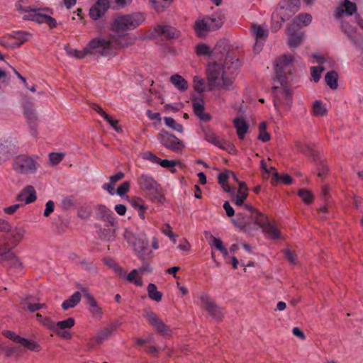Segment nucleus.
<instances>
[{"instance_id": "nucleus-23", "label": "nucleus", "mask_w": 363, "mask_h": 363, "mask_svg": "<svg viewBox=\"0 0 363 363\" xmlns=\"http://www.w3.org/2000/svg\"><path fill=\"white\" fill-rule=\"evenodd\" d=\"M250 32L255 40L265 41L269 34L267 24H252Z\"/></svg>"}, {"instance_id": "nucleus-41", "label": "nucleus", "mask_w": 363, "mask_h": 363, "mask_svg": "<svg viewBox=\"0 0 363 363\" xmlns=\"http://www.w3.org/2000/svg\"><path fill=\"white\" fill-rule=\"evenodd\" d=\"M23 303L26 306L27 309L30 312H35L47 308L45 303H32L30 300V298H26L23 301Z\"/></svg>"}, {"instance_id": "nucleus-64", "label": "nucleus", "mask_w": 363, "mask_h": 363, "mask_svg": "<svg viewBox=\"0 0 363 363\" xmlns=\"http://www.w3.org/2000/svg\"><path fill=\"white\" fill-rule=\"evenodd\" d=\"M7 260L10 262L11 266L13 267L19 268L22 267V262L13 253L12 257H10V259Z\"/></svg>"}, {"instance_id": "nucleus-33", "label": "nucleus", "mask_w": 363, "mask_h": 363, "mask_svg": "<svg viewBox=\"0 0 363 363\" xmlns=\"http://www.w3.org/2000/svg\"><path fill=\"white\" fill-rule=\"evenodd\" d=\"M204 138L208 143L218 147L220 149H226L225 141L219 139L212 130H206L204 133Z\"/></svg>"}, {"instance_id": "nucleus-56", "label": "nucleus", "mask_w": 363, "mask_h": 363, "mask_svg": "<svg viewBox=\"0 0 363 363\" xmlns=\"http://www.w3.org/2000/svg\"><path fill=\"white\" fill-rule=\"evenodd\" d=\"M274 177L277 181H280L284 184H290L292 182V178L289 174L279 175L278 173H275Z\"/></svg>"}, {"instance_id": "nucleus-16", "label": "nucleus", "mask_w": 363, "mask_h": 363, "mask_svg": "<svg viewBox=\"0 0 363 363\" xmlns=\"http://www.w3.org/2000/svg\"><path fill=\"white\" fill-rule=\"evenodd\" d=\"M110 6L109 0H98L89 10L91 19L96 21L104 15Z\"/></svg>"}, {"instance_id": "nucleus-4", "label": "nucleus", "mask_w": 363, "mask_h": 363, "mask_svg": "<svg viewBox=\"0 0 363 363\" xmlns=\"http://www.w3.org/2000/svg\"><path fill=\"white\" fill-rule=\"evenodd\" d=\"M16 9L23 13L24 21L35 23H56L52 18V11L48 8H38L28 5L26 0H21L16 4Z\"/></svg>"}, {"instance_id": "nucleus-21", "label": "nucleus", "mask_w": 363, "mask_h": 363, "mask_svg": "<svg viewBox=\"0 0 363 363\" xmlns=\"http://www.w3.org/2000/svg\"><path fill=\"white\" fill-rule=\"evenodd\" d=\"M96 215L98 218L108 221L111 225H114L116 223L113 211L104 205H99L96 207Z\"/></svg>"}, {"instance_id": "nucleus-52", "label": "nucleus", "mask_w": 363, "mask_h": 363, "mask_svg": "<svg viewBox=\"0 0 363 363\" xmlns=\"http://www.w3.org/2000/svg\"><path fill=\"white\" fill-rule=\"evenodd\" d=\"M298 196L306 204L311 203L313 200V196L312 194L306 189H301L298 191Z\"/></svg>"}, {"instance_id": "nucleus-54", "label": "nucleus", "mask_w": 363, "mask_h": 363, "mask_svg": "<svg viewBox=\"0 0 363 363\" xmlns=\"http://www.w3.org/2000/svg\"><path fill=\"white\" fill-rule=\"evenodd\" d=\"M170 225L167 223H166L162 228L161 231L163 234L167 235L171 241L175 244L177 242V235H174L171 230H170Z\"/></svg>"}, {"instance_id": "nucleus-12", "label": "nucleus", "mask_w": 363, "mask_h": 363, "mask_svg": "<svg viewBox=\"0 0 363 363\" xmlns=\"http://www.w3.org/2000/svg\"><path fill=\"white\" fill-rule=\"evenodd\" d=\"M157 139L163 146L176 152L182 151L184 147L182 140L164 130L159 133Z\"/></svg>"}, {"instance_id": "nucleus-19", "label": "nucleus", "mask_w": 363, "mask_h": 363, "mask_svg": "<svg viewBox=\"0 0 363 363\" xmlns=\"http://www.w3.org/2000/svg\"><path fill=\"white\" fill-rule=\"evenodd\" d=\"M9 232L10 236L9 238H5V240H7L13 247H16L21 242L26 233L25 228L21 226L11 227V230Z\"/></svg>"}, {"instance_id": "nucleus-42", "label": "nucleus", "mask_w": 363, "mask_h": 363, "mask_svg": "<svg viewBox=\"0 0 363 363\" xmlns=\"http://www.w3.org/2000/svg\"><path fill=\"white\" fill-rule=\"evenodd\" d=\"M164 122L167 127L179 133H182L184 130L182 124L177 123L176 121L172 117H164Z\"/></svg>"}, {"instance_id": "nucleus-61", "label": "nucleus", "mask_w": 363, "mask_h": 363, "mask_svg": "<svg viewBox=\"0 0 363 363\" xmlns=\"http://www.w3.org/2000/svg\"><path fill=\"white\" fill-rule=\"evenodd\" d=\"M55 203L52 201L50 200L45 203V208L43 215L45 217L49 216L54 211Z\"/></svg>"}, {"instance_id": "nucleus-53", "label": "nucleus", "mask_w": 363, "mask_h": 363, "mask_svg": "<svg viewBox=\"0 0 363 363\" xmlns=\"http://www.w3.org/2000/svg\"><path fill=\"white\" fill-rule=\"evenodd\" d=\"M194 90L198 93H202L205 90V84L203 79L199 76L194 77Z\"/></svg>"}, {"instance_id": "nucleus-31", "label": "nucleus", "mask_w": 363, "mask_h": 363, "mask_svg": "<svg viewBox=\"0 0 363 363\" xmlns=\"http://www.w3.org/2000/svg\"><path fill=\"white\" fill-rule=\"evenodd\" d=\"M233 124L237 130L238 138L243 139L248 130V125L246 121L242 118L238 117L233 120Z\"/></svg>"}, {"instance_id": "nucleus-29", "label": "nucleus", "mask_w": 363, "mask_h": 363, "mask_svg": "<svg viewBox=\"0 0 363 363\" xmlns=\"http://www.w3.org/2000/svg\"><path fill=\"white\" fill-rule=\"evenodd\" d=\"M139 185L145 190L154 191L157 189V182L153 177L149 174H142L139 178Z\"/></svg>"}, {"instance_id": "nucleus-2", "label": "nucleus", "mask_w": 363, "mask_h": 363, "mask_svg": "<svg viewBox=\"0 0 363 363\" xmlns=\"http://www.w3.org/2000/svg\"><path fill=\"white\" fill-rule=\"evenodd\" d=\"M109 25L110 33L107 38L101 36L91 40L82 50L65 46L67 54L76 59H82L87 55L107 57L114 54L118 48L131 43L128 30L130 28H135V24Z\"/></svg>"}, {"instance_id": "nucleus-40", "label": "nucleus", "mask_w": 363, "mask_h": 363, "mask_svg": "<svg viewBox=\"0 0 363 363\" xmlns=\"http://www.w3.org/2000/svg\"><path fill=\"white\" fill-rule=\"evenodd\" d=\"M19 344L33 352H38L40 348V345L36 342L23 337H21Z\"/></svg>"}, {"instance_id": "nucleus-17", "label": "nucleus", "mask_w": 363, "mask_h": 363, "mask_svg": "<svg viewBox=\"0 0 363 363\" xmlns=\"http://www.w3.org/2000/svg\"><path fill=\"white\" fill-rule=\"evenodd\" d=\"M357 11L356 4L349 0H344L340 7L335 10V16L337 20H341L345 16H350Z\"/></svg>"}, {"instance_id": "nucleus-46", "label": "nucleus", "mask_w": 363, "mask_h": 363, "mask_svg": "<svg viewBox=\"0 0 363 363\" xmlns=\"http://www.w3.org/2000/svg\"><path fill=\"white\" fill-rule=\"evenodd\" d=\"M209 21H211V23H222L223 21H225V18L223 15L214 13L211 17H206V18H203L201 21H196L195 23H208Z\"/></svg>"}, {"instance_id": "nucleus-34", "label": "nucleus", "mask_w": 363, "mask_h": 363, "mask_svg": "<svg viewBox=\"0 0 363 363\" xmlns=\"http://www.w3.org/2000/svg\"><path fill=\"white\" fill-rule=\"evenodd\" d=\"M75 320L73 318H68L66 320L58 321L57 323L54 322V328L52 330L54 332L67 330L74 325Z\"/></svg>"}, {"instance_id": "nucleus-18", "label": "nucleus", "mask_w": 363, "mask_h": 363, "mask_svg": "<svg viewBox=\"0 0 363 363\" xmlns=\"http://www.w3.org/2000/svg\"><path fill=\"white\" fill-rule=\"evenodd\" d=\"M17 145L15 140H0V160L7 159L15 153Z\"/></svg>"}, {"instance_id": "nucleus-62", "label": "nucleus", "mask_w": 363, "mask_h": 363, "mask_svg": "<svg viewBox=\"0 0 363 363\" xmlns=\"http://www.w3.org/2000/svg\"><path fill=\"white\" fill-rule=\"evenodd\" d=\"M3 335L6 337L7 338L19 343L20 340L21 339V337L16 335L13 332L10 330H5L3 332Z\"/></svg>"}, {"instance_id": "nucleus-49", "label": "nucleus", "mask_w": 363, "mask_h": 363, "mask_svg": "<svg viewBox=\"0 0 363 363\" xmlns=\"http://www.w3.org/2000/svg\"><path fill=\"white\" fill-rule=\"evenodd\" d=\"M325 69V67L321 66H313L311 68L312 80L315 82H318L321 77L322 72Z\"/></svg>"}, {"instance_id": "nucleus-15", "label": "nucleus", "mask_w": 363, "mask_h": 363, "mask_svg": "<svg viewBox=\"0 0 363 363\" xmlns=\"http://www.w3.org/2000/svg\"><path fill=\"white\" fill-rule=\"evenodd\" d=\"M116 330L115 325H110L108 327L101 330L93 339H91L87 342L89 348H93L96 345L102 344L104 341L108 340Z\"/></svg>"}, {"instance_id": "nucleus-5", "label": "nucleus", "mask_w": 363, "mask_h": 363, "mask_svg": "<svg viewBox=\"0 0 363 363\" xmlns=\"http://www.w3.org/2000/svg\"><path fill=\"white\" fill-rule=\"evenodd\" d=\"M124 238L127 242L133 246L140 259H143L152 254V251L149 249L147 238L145 233H140L136 235L129 230H125Z\"/></svg>"}, {"instance_id": "nucleus-50", "label": "nucleus", "mask_w": 363, "mask_h": 363, "mask_svg": "<svg viewBox=\"0 0 363 363\" xmlns=\"http://www.w3.org/2000/svg\"><path fill=\"white\" fill-rule=\"evenodd\" d=\"M312 16L309 13H300L292 18L291 23H311Z\"/></svg>"}, {"instance_id": "nucleus-35", "label": "nucleus", "mask_w": 363, "mask_h": 363, "mask_svg": "<svg viewBox=\"0 0 363 363\" xmlns=\"http://www.w3.org/2000/svg\"><path fill=\"white\" fill-rule=\"evenodd\" d=\"M338 74L336 71L328 72L325 76V82L331 89H336L338 86Z\"/></svg>"}, {"instance_id": "nucleus-38", "label": "nucleus", "mask_w": 363, "mask_h": 363, "mask_svg": "<svg viewBox=\"0 0 363 363\" xmlns=\"http://www.w3.org/2000/svg\"><path fill=\"white\" fill-rule=\"evenodd\" d=\"M147 290L150 298L157 302H159L162 300V294L157 290V288L155 284H149Z\"/></svg>"}, {"instance_id": "nucleus-1", "label": "nucleus", "mask_w": 363, "mask_h": 363, "mask_svg": "<svg viewBox=\"0 0 363 363\" xmlns=\"http://www.w3.org/2000/svg\"><path fill=\"white\" fill-rule=\"evenodd\" d=\"M195 52L199 57L213 55L220 62L209 63L207 67V75L209 84L213 87L230 90L240 67L238 59L229 53L226 43L220 42L213 50L203 43L196 46Z\"/></svg>"}, {"instance_id": "nucleus-51", "label": "nucleus", "mask_w": 363, "mask_h": 363, "mask_svg": "<svg viewBox=\"0 0 363 363\" xmlns=\"http://www.w3.org/2000/svg\"><path fill=\"white\" fill-rule=\"evenodd\" d=\"M30 36V33L22 30H18L13 33V38L18 40L20 44L28 40Z\"/></svg>"}, {"instance_id": "nucleus-43", "label": "nucleus", "mask_w": 363, "mask_h": 363, "mask_svg": "<svg viewBox=\"0 0 363 363\" xmlns=\"http://www.w3.org/2000/svg\"><path fill=\"white\" fill-rule=\"evenodd\" d=\"M139 274H140L138 273V270L135 269L132 270L125 277V278L128 281L134 283L135 285L140 286L143 285V281L140 277H139Z\"/></svg>"}, {"instance_id": "nucleus-48", "label": "nucleus", "mask_w": 363, "mask_h": 363, "mask_svg": "<svg viewBox=\"0 0 363 363\" xmlns=\"http://www.w3.org/2000/svg\"><path fill=\"white\" fill-rule=\"evenodd\" d=\"M295 148L297 151L301 152L306 155H308L311 152L312 149L308 144H304L299 140L295 142Z\"/></svg>"}, {"instance_id": "nucleus-9", "label": "nucleus", "mask_w": 363, "mask_h": 363, "mask_svg": "<svg viewBox=\"0 0 363 363\" xmlns=\"http://www.w3.org/2000/svg\"><path fill=\"white\" fill-rule=\"evenodd\" d=\"M286 32L288 37V45L290 48H296L303 42L305 31L301 24H289Z\"/></svg>"}, {"instance_id": "nucleus-44", "label": "nucleus", "mask_w": 363, "mask_h": 363, "mask_svg": "<svg viewBox=\"0 0 363 363\" xmlns=\"http://www.w3.org/2000/svg\"><path fill=\"white\" fill-rule=\"evenodd\" d=\"M37 320L50 330H52L54 328V321H52L49 317L43 316L40 313L35 315Z\"/></svg>"}, {"instance_id": "nucleus-37", "label": "nucleus", "mask_w": 363, "mask_h": 363, "mask_svg": "<svg viewBox=\"0 0 363 363\" xmlns=\"http://www.w3.org/2000/svg\"><path fill=\"white\" fill-rule=\"evenodd\" d=\"M12 248L13 247L9 243V242L0 244V259L6 260L12 257Z\"/></svg>"}, {"instance_id": "nucleus-63", "label": "nucleus", "mask_w": 363, "mask_h": 363, "mask_svg": "<svg viewBox=\"0 0 363 363\" xmlns=\"http://www.w3.org/2000/svg\"><path fill=\"white\" fill-rule=\"evenodd\" d=\"M4 351L7 356H19L21 354L20 349L17 347H7L4 349Z\"/></svg>"}, {"instance_id": "nucleus-55", "label": "nucleus", "mask_w": 363, "mask_h": 363, "mask_svg": "<svg viewBox=\"0 0 363 363\" xmlns=\"http://www.w3.org/2000/svg\"><path fill=\"white\" fill-rule=\"evenodd\" d=\"M65 157V154L62 152H51L49 155V159L52 164H57L60 161L62 160V159Z\"/></svg>"}, {"instance_id": "nucleus-14", "label": "nucleus", "mask_w": 363, "mask_h": 363, "mask_svg": "<svg viewBox=\"0 0 363 363\" xmlns=\"http://www.w3.org/2000/svg\"><path fill=\"white\" fill-rule=\"evenodd\" d=\"M145 317L150 324H151L157 332L163 335H169L171 330L168 326L159 318V316L151 311L145 312Z\"/></svg>"}, {"instance_id": "nucleus-6", "label": "nucleus", "mask_w": 363, "mask_h": 363, "mask_svg": "<svg viewBox=\"0 0 363 363\" xmlns=\"http://www.w3.org/2000/svg\"><path fill=\"white\" fill-rule=\"evenodd\" d=\"M235 205L243 207L246 212L238 213L237 218L233 220L235 225L240 228H247L251 223V220L255 218V213H259L257 211L252 205L245 203V199H240L235 196H231Z\"/></svg>"}, {"instance_id": "nucleus-13", "label": "nucleus", "mask_w": 363, "mask_h": 363, "mask_svg": "<svg viewBox=\"0 0 363 363\" xmlns=\"http://www.w3.org/2000/svg\"><path fill=\"white\" fill-rule=\"evenodd\" d=\"M199 298L201 306L206 308L213 318L218 320L222 318L223 312L220 308L213 302L208 294H202Z\"/></svg>"}, {"instance_id": "nucleus-3", "label": "nucleus", "mask_w": 363, "mask_h": 363, "mask_svg": "<svg viewBox=\"0 0 363 363\" xmlns=\"http://www.w3.org/2000/svg\"><path fill=\"white\" fill-rule=\"evenodd\" d=\"M299 60L300 57L298 55H284L275 61V77L274 78L272 91L274 106L279 116H281L280 106L283 105L289 108L293 102L291 91L288 85L286 77L283 74V70L289 65Z\"/></svg>"}, {"instance_id": "nucleus-8", "label": "nucleus", "mask_w": 363, "mask_h": 363, "mask_svg": "<svg viewBox=\"0 0 363 363\" xmlns=\"http://www.w3.org/2000/svg\"><path fill=\"white\" fill-rule=\"evenodd\" d=\"M341 29L359 50H363V24H342Z\"/></svg>"}, {"instance_id": "nucleus-30", "label": "nucleus", "mask_w": 363, "mask_h": 363, "mask_svg": "<svg viewBox=\"0 0 363 363\" xmlns=\"http://www.w3.org/2000/svg\"><path fill=\"white\" fill-rule=\"evenodd\" d=\"M170 82L180 92H184L188 89V82L182 76L179 74H173L171 76Z\"/></svg>"}, {"instance_id": "nucleus-47", "label": "nucleus", "mask_w": 363, "mask_h": 363, "mask_svg": "<svg viewBox=\"0 0 363 363\" xmlns=\"http://www.w3.org/2000/svg\"><path fill=\"white\" fill-rule=\"evenodd\" d=\"M92 213V209L89 206H81L77 212L78 216L82 219H88Z\"/></svg>"}, {"instance_id": "nucleus-20", "label": "nucleus", "mask_w": 363, "mask_h": 363, "mask_svg": "<svg viewBox=\"0 0 363 363\" xmlns=\"http://www.w3.org/2000/svg\"><path fill=\"white\" fill-rule=\"evenodd\" d=\"M220 28V24H194V30L199 38H204Z\"/></svg>"}, {"instance_id": "nucleus-10", "label": "nucleus", "mask_w": 363, "mask_h": 363, "mask_svg": "<svg viewBox=\"0 0 363 363\" xmlns=\"http://www.w3.org/2000/svg\"><path fill=\"white\" fill-rule=\"evenodd\" d=\"M37 161L28 156L18 157L13 164V169L21 174H32L38 169Z\"/></svg>"}, {"instance_id": "nucleus-39", "label": "nucleus", "mask_w": 363, "mask_h": 363, "mask_svg": "<svg viewBox=\"0 0 363 363\" xmlns=\"http://www.w3.org/2000/svg\"><path fill=\"white\" fill-rule=\"evenodd\" d=\"M105 264L112 268L115 272L120 277H125V271L120 267L113 259L107 258L104 260Z\"/></svg>"}, {"instance_id": "nucleus-60", "label": "nucleus", "mask_w": 363, "mask_h": 363, "mask_svg": "<svg viewBox=\"0 0 363 363\" xmlns=\"http://www.w3.org/2000/svg\"><path fill=\"white\" fill-rule=\"evenodd\" d=\"M313 58L315 60L317 63L319 64H325V63H331L332 60L329 58H326L324 56L319 55L318 53H314L312 55Z\"/></svg>"}, {"instance_id": "nucleus-11", "label": "nucleus", "mask_w": 363, "mask_h": 363, "mask_svg": "<svg viewBox=\"0 0 363 363\" xmlns=\"http://www.w3.org/2000/svg\"><path fill=\"white\" fill-rule=\"evenodd\" d=\"M297 10V6H291L289 2H281L272 14V18L274 23H284L289 21L291 19Z\"/></svg>"}, {"instance_id": "nucleus-25", "label": "nucleus", "mask_w": 363, "mask_h": 363, "mask_svg": "<svg viewBox=\"0 0 363 363\" xmlns=\"http://www.w3.org/2000/svg\"><path fill=\"white\" fill-rule=\"evenodd\" d=\"M84 292V297L87 300V303L89 307V311L91 315L95 318H101L102 317V310L97 304L96 300L88 291L86 290L83 291Z\"/></svg>"}, {"instance_id": "nucleus-58", "label": "nucleus", "mask_w": 363, "mask_h": 363, "mask_svg": "<svg viewBox=\"0 0 363 363\" xmlns=\"http://www.w3.org/2000/svg\"><path fill=\"white\" fill-rule=\"evenodd\" d=\"M285 259L292 264H296V255L289 249L284 251Z\"/></svg>"}, {"instance_id": "nucleus-7", "label": "nucleus", "mask_w": 363, "mask_h": 363, "mask_svg": "<svg viewBox=\"0 0 363 363\" xmlns=\"http://www.w3.org/2000/svg\"><path fill=\"white\" fill-rule=\"evenodd\" d=\"M252 220L262 228L267 237L274 240L280 238L281 235L277 228L262 213H255V218Z\"/></svg>"}, {"instance_id": "nucleus-32", "label": "nucleus", "mask_w": 363, "mask_h": 363, "mask_svg": "<svg viewBox=\"0 0 363 363\" xmlns=\"http://www.w3.org/2000/svg\"><path fill=\"white\" fill-rule=\"evenodd\" d=\"M82 294L79 291L74 292L69 298L63 301L62 308L67 311L69 308L75 307L81 301Z\"/></svg>"}, {"instance_id": "nucleus-24", "label": "nucleus", "mask_w": 363, "mask_h": 363, "mask_svg": "<svg viewBox=\"0 0 363 363\" xmlns=\"http://www.w3.org/2000/svg\"><path fill=\"white\" fill-rule=\"evenodd\" d=\"M23 114L27 120V122L30 126L35 124L37 121V116L34 108V104L28 101L23 103Z\"/></svg>"}, {"instance_id": "nucleus-57", "label": "nucleus", "mask_w": 363, "mask_h": 363, "mask_svg": "<svg viewBox=\"0 0 363 363\" xmlns=\"http://www.w3.org/2000/svg\"><path fill=\"white\" fill-rule=\"evenodd\" d=\"M129 188L130 183L128 182H124L117 189L116 194L122 197L129 190Z\"/></svg>"}, {"instance_id": "nucleus-27", "label": "nucleus", "mask_w": 363, "mask_h": 363, "mask_svg": "<svg viewBox=\"0 0 363 363\" xmlns=\"http://www.w3.org/2000/svg\"><path fill=\"white\" fill-rule=\"evenodd\" d=\"M145 16L143 13H134L128 15L120 16L113 23H143Z\"/></svg>"}, {"instance_id": "nucleus-22", "label": "nucleus", "mask_w": 363, "mask_h": 363, "mask_svg": "<svg viewBox=\"0 0 363 363\" xmlns=\"http://www.w3.org/2000/svg\"><path fill=\"white\" fill-rule=\"evenodd\" d=\"M176 36V30L169 24L157 25L155 28L154 37L173 38Z\"/></svg>"}, {"instance_id": "nucleus-59", "label": "nucleus", "mask_w": 363, "mask_h": 363, "mask_svg": "<svg viewBox=\"0 0 363 363\" xmlns=\"http://www.w3.org/2000/svg\"><path fill=\"white\" fill-rule=\"evenodd\" d=\"M211 241L209 242L210 245L216 247L218 250H220L224 246L223 245L222 241L216 237H213V235H211L210 237Z\"/></svg>"}, {"instance_id": "nucleus-26", "label": "nucleus", "mask_w": 363, "mask_h": 363, "mask_svg": "<svg viewBox=\"0 0 363 363\" xmlns=\"http://www.w3.org/2000/svg\"><path fill=\"white\" fill-rule=\"evenodd\" d=\"M18 200L26 204L33 203L36 200V192L33 186H26L18 194Z\"/></svg>"}, {"instance_id": "nucleus-28", "label": "nucleus", "mask_w": 363, "mask_h": 363, "mask_svg": "<svg viewBox=\"0 0 363 363\" xmlns=\"http://www.w3.org/2000/svg\"><path fill=\"white\" fill-rule=\"evenodd\" d=\"M193 108L195 114L203 121H207L210 119V116L203 112L204 101L202 99L196 98L192 101Z\"/></svg>"}, {"instance_id": "nucleus-36", "label": "nucleus", "mask_w": 363, "mask_h": 363, "mask_svg": "<svg viewBox=\"0 0 363 363\" xmlns=\"http://www.w3.org/2000/svg\"><path fill=\"white\" fill-rule=\"evenodd\" d=\"M328 110L325 104L319 100L314 101L313 104L312 113L314 116L322 117L327 114Z\"/></svg>"}, {"instance_id": "nucleus-45", "label": "nucleus", "mask_w": 363, "mask_h": 363, "mask_svg": "<svg viewBox=\"0 0 363 363\" xmlns=\"http://www.w3.org/2000/svg\"><path fill=\"white\" fill-rule=\"evenodd\" d=\"M259 134L258 139L262 142H267L270 140V135L267 131V125L264 122H262L259 125Z\"/></svg>"}]
</instances>
